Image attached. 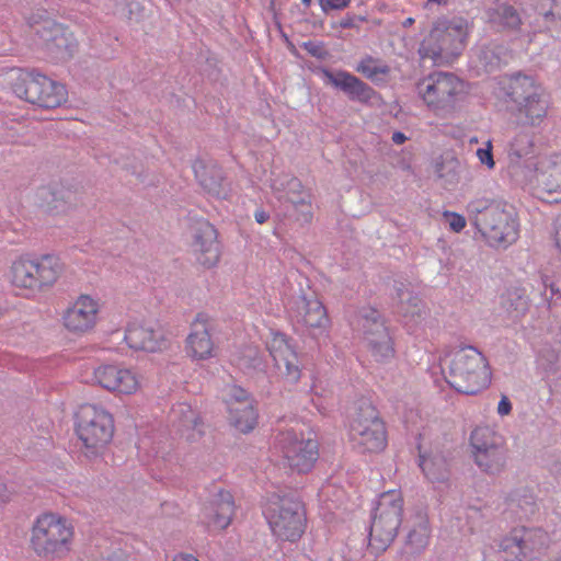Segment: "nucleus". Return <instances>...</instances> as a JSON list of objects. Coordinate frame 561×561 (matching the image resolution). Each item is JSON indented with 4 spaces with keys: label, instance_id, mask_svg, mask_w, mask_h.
Returning <instances> with one entry per match:
<instances>
[{
    "label": "nucleus",
    "instance_id": "20",
    "mask_svg": "<svg viewBox=\"0 0 561 561\" xmlns=\"http://www.w3.org/2000/svg\"><path fill=\"white\" fill-rule=\"evenodd\" d=\"M272 190L278 195L279 199H285L294 205L298 216L297 220L309 222L312 218L311 194L306 190L301 182L287 174L278 175L273 179Z\"/></svg>",
    "mask_w": 561,
    "mask_h": 561
},
{
    "label": "nucleus",
    "instance_id": "53",
    "mask_svg": "<svg viewBox=\"0 0 561 561\" xmlns=\"http://www.w3.org/2000/svg\"><path fill=\"white\" fill-rule=\"evenodd\" d=\"M428 2H434V3H437V4H445L447 3V0H427Z\"/></svg>",
    "mask_w": 561,
    "mask_h": 561
},
{
    "label": "nucleus",
    "instance_id": "17",
    "mask_svg": "<svg viewBox=\"0 0 561 561\" xmlns=\"http://www.w3.org/2000/svg\"><path fill=\"white\" fill-rule=\"evenodd\" d=\"M363 339L376 362L386 363L394 357L392 336L381 314L375 309L362 314Z\"/></svg>",
    "mask_w": 561,
    "mask_h": 561
},
{
    "label": "nucleus",
    "instance_id": "45",
    "mask_svg": "<svg viewBox=\"0 0 561 561\" xmlns=\"http://www.w3.org/2000/svg\"><path fill=\"white\" fill-rule=\"evenodd\" d=\"M16 492L13 486L0 481V503L8 504L14 500Z\"/></svg>",
    "mask_w": 561,
    "mask_h": 561
},
{
    "label": "nucleus",
    "instance_id": "9",
    "mask_svg": "<svg viewBox=\"0 0 561 561\" xmlns=\"http://www.w3.org/2000/svg\"><path fill=\"white\" fill-rule=\"evenodd\" d=\"M512 101L517 105L516 121L522 127H538L547 116L548 100L543 89L528 76L517 75L510 83Z\"/></svg>",
    "mask_w": 561,
    "mask_h": 561
},
{
    "label": "nucleus",
    "instance_id": "8",
    "mask_svg": "<svg viewBox=\"0 0 561 561\" xmlns=\"http://www.w3.org/2000/svg\"><path fill=\"white\" fill-rule=\"evenodd\" d=\"M76 433L82 443L85 457H98L103 454L113 437V417L101 407L83 405L77 412Z\"/></svg>",
    "mask_w": 561,
    "mask_h": 561
},
{
    "label": "nucleus",
    "instance_id": "3",
    "mask_svg": "<svg viewBox=\"0 0 561 561\" xmlns=\"http://www.w3.org/2000/svg\"><path fill=\"white\" fill-rule=\"evenodd\" d=\"M73 539L75 527L68 518L44 513L32 525L30 543L36 556L53 561L69 554Z\"/></svg>",
    "mask_w": 561,
    "mask_h": 561
},
{
    "label": "nucleus",
    "instance_id": "54",
    "mask_svg": "<svg viewBox=\"0 0 561 561\" xmlns=\"http://www.w3.org/2000/svg\"><path fill=\"white\" fill-rule=\"evenodd\" d=\"M412 22H413V20H412V19H408V20H407V24H411Z\"/></svg>",
    "mask_w": 561,
    "mask_h": 561
},
{
    "label": "nucleus",
    "instance_id": "52",
    "mask_svg": "<svg viewBox=\"0 0 561 561\" xmlns=\"http://www.w3.org/2000/svg\"><path fill=\"white\" fill-rule=\"evenodd\" d=\"M556 245L561 253V221L559 222L556 230Z\"/></svg>",
    "mask_w": 561,
    "mask_h": 561
},
{
    "label": "nucleus",
    "instance_id": "39",
    "mask_svg": "<svg viewBox=\"0 0 561 561\" xmlns=\"http://www.w3.org/2000/svg\"><path fill=\"white\" fill-rule=\"evenodd\" d=\"M172 421L179 426L191 430L197 425V414L186 403H179L172 409L171 412Z\"/></svg>",
    "mask_w": 561,
    "mask_h": 561
},
{
    "label": "nucleus",
    "instance_id": "14",
    "mask_svg": "<svg viewBox=\"0 0 561 561\" xmlns=\"http://www.w3.org/2000/svg\"><path fill=\"white\" fill-rule=\"evenodd\" d=\"M90 381L113 394L125 397L139 393L144 386L142 375L137 369L112 363L96 365Z\"/></svg>",
    "mask_w": 561,
    "mask_h": 561
},
{
    "label": "nucleus",
    "instance_id": "42",
    "mask_svg": "<svg viewBox=\"0 0 561 561\" xmlns=\"http://www.w3.org/2000/svg\"><path fill=\"white\" fill-rule=\"evenodd\" d=\"M443 221L453 232H460L465 229L467 221L466 218L455 211L446 210L443 213Z\"/></svg>",
    "mask_w": 561,
    "mask_h": 561
},
{
    "label": "nucleus",
    "instance_id": "40",
    "mask_svg": "<svg viewBox=\"0 0 561 561\" xmlns=\"http://www.w3.org/2000/svg\"><path fill=\"white\" fill-rule=\"evenodd\" d=\"M490 21L504 27H516L519 16L512 7L501 4L490 14Z\"/></svg>",
    "mask_w": 561,
    "mask_h": 561
},
{
    "label": "nucleus",
    "instance_id": "41",
    "mask_svg": "<svg viewBox=\"0 0 561 561\" xmlns=\"http://www.w3.org/2000/svg\"><path fill=\"white\" fill-rule=\"evenodd\" d=\"M473 62L478 69L489 71L500 66L501 60L499 56L495 54L494 49L485 48L477 51L476 59L473 60Z\"/></svg>",
    "mask_w": 561,
    "mask_h": 561
},
{
    "label": "nucleus",
    "instance_id": "15",
    "mask_svg": "<svg viewBox=\"0 0 561 561\" xmlns=\"http://www.w3.org/2000/svg\"><path fill=\"white\" fill-rule=\"evenodd\" d=\"M525 181L542 201L561 203V153L539 158Z\"/></svg>",
    "mask_w": 561,
    "mask_h": 561
},
{
    "label": "nucleus",
    "instance_id": "38",
    "mask_svg": "<svg viewBox=\"0 0 561 561\" xmlns=\"http://www.w3.org/2000/svg\"><path fill=\"white\" fill-rule=\"evenodd\" d=\"M356 71L364 75L366 78L373 81H382L389 73V68L385 64L374 60L371 58H367L362 60L357 67Z\"/></svg>",
    "mask_w": 561,
    "mask_h": 561
},
{
    "label": "nucleus",
    "instance_id": "11",
    "mask_svg": "<svg viewBox=\"0 0 561 561\" xmlns=\"http://www.w3.org/2000/svg\"><path fill=\"white\" fill-rule=\"evenodd\" d=\"M264 515L273 534L282 540L296 541L304 534L305 511L297 501L273 495L265 504Z\"/></svg>",
    "mask_w": 561,
    "mask_h": 561
},
{
    "label": "nucleus",
    "instance_id": "18",
    "mask_svg": "<svg viewBox=\"0 0 561 561\" xmlns=\"http://www.w3.org/2000/svg\"><path fill=\"white\" fill-rule=\"evenodd\" d=\"M266 348L279 375L290 383L297 382L300 378V366L291 340L278 331H271L266 339Z\"/></svg>",
    "mask_w": 561,
    "mask_h": 561
},
{
    "label": "nucleus",
    "instance_id": "36",
    "mask_svg": "<svg viewBox=\"0 0 561 561\" xmlns=\"http://www.w3.org/2000/svg\"><path fill=\"white\" fill-rule=\"evenodd\" d=\"M505 460L503 447L485 450L483 454L474 456V461L479 468L491 474L499 473L504 468Z\"/></svg>",
    "mask_w": 561,
    "mask_h": 561
},
{
    "label": "nucleus",
    "instance_id": "32",
    "mask_svg": "<svg viewBox=\"0 0 561 561\" xmlns=\"http://www.w3.org/2000/svg\"><path fill=\"white\" fill-rule=\"evenodd\" d=\"M504 439L493 427L478 426L470 435V445L473 457L483 454L485 450H493L503 447Z\"/></svg>",
    "mask_w": 561,
    "mask_h": 561
},
{
    "label": "nucleus",
    "instance_id": "13",
    "mask_svg": "<svg viewBox=\"0 0 561 561\" xmlns=\"http://www.w3.org/2000/svg\"><path fill=\"white\" fill-rule=\"evenodd\" d=\"M351 438L364 453H380L386 448V427L370 402L363 401L355 408L351 421Z\"/></svg>",
    "mask_w": 561,
    "mask_h": 561
},
{
    "label": "nucleus",
    "instance_id": "5",
    "mask_svg": "<svg viewBox=\"0 0 561 561\" xmlns=\"http://www.w3.org/2000/svg\"><path fill=\"white\" fill-rule=\"evenodd\" d=\"M468 213L491 245L506 247L517 239L516 214L511 205L477 199L468 205Z\"/></svg>",
    "mask_w": 561,
    "mask_h": 561
},
{
    "label": "nucleus",
    "instance_id": "46",
    "mask_svg": "<svg viewBox=\"0 0 561 561\" xmlns=\"http://www.w3.org/2000/svg\"><path fill=\"white\" fill-rule=\"evenodd\" d=\"M512 402L506 396H502L497 403L496 412L500 416H507L512 412Z\"/></svg>",
    "mask_w": 561,
    "mask_h": 561
},
{
    "label": "nucleus",
    "instance_id": "28",
    "mask_svg": "<svg viewBox=\"0 0 561 561\" xmlns=\"http://www.w3.org/2000/svg\"><path fill=\"white\" fill-rule=\"evenodd\" d=\"M296 316L309 328L325 329L329 324L325 308L316 297H298L294 302Z\"/></svg>",
    "mask_w": 561,
    "mask_h": 561
},
{
    "label": "nucleus",
    "instance_id": "10",
    "mask_svg": "<svg viewBox=\"0 0 561 561\" xmlns=\"http://www.w3.org/2000/svg\"><path fill=\"white\" fill-rule=\"evenodd\" d=\"M403 497L400 491L391 490L380 495L370 526L369 543L382 551L397 537L402 523Z\"/></svg>",
    "mask_w": 561,
    "mask_h": 561
},
{
    "label": "nucleus",
    "instance_id": "44",
    "mask_svg": "<svg viewBox=\"0 0 561 561\" xmlns=\"http://www.w3.org/2000/svg\"><path fill=\"white\" fill-rule=\"evenodd\" d=\"M480 163L485 165L489 170H492L495 165L492 154V144L486 141L483 147L479 148L476 152Z\"/></svg>",
    "mask_w": 561,
    "mask_h": 561
},
{
    "label": "nucleus",
    "instance_id": "23",
    "mask_svg": "<svg viewBox=\"0 0 561 561\" xmlns=\"http://www.w3.org/2000/svg\"><path fill=\"white\" fill-rule=\"evenodd\" d=\"M41 38L47 53L57 61L70 59L77 51L73 33L59 23L49 22L41 31Z\"/></svg>",
    "mask_w": 561,
    "mask_h": 561
},
{
    "label": "nucleus",
    "instance_id": "1",
    "mask_svg": "<svg viewBox=\"0 0 561 561\" xmlns=\"http://www.w3.org/2000/svg\"><path fill=\"white\" fill-rule=\"evenodd\" d=\"M64 271L62 260L55 254H21L11 261L5 278L16 295L31 299L50 290Z\"/></svg>",
    "mask_w": 561,
    "mask_h": 561
},
{
    "label": "nucleus",
    "instance_id": "37",
    "mask_svg": "<svg viewBox=\"0 0 561 561\" xmlns=\"http://www.w3.org/2000/svg\"><path fill=\"white\" fill-rule=\"evenodd\" d=\"M535 133L530 130H519L510 144V154L523 158L531 154L535 149Z\"/></svg>",
    "mask_w": 561,
    "mask_h": 561
},
{
    "label": "nucleus",
    "instance_id": "29",
    "mask_svg": "<svg viewBox=\"0 0 561 561\" xmlns=\"http://www.w3.org/2000/svg\"><path fill=\"white\" fill-rule=\"evenodd\" d=\"M37 194L41 207L49 215L65 214L72 205V192L60 185L42 188Z\"/></svg>",
    "mask_w": 561,
    "mask_h": 561
},
{
    "label": "nucleus",
    "instance_id": "27",
    "mask_svg": "<svg viewBox=\"0 0 561 561\" xmlns=\"http://www.w3.org/2000/svg\"><path fill=\"white\" fill-rule=\"evenodd\" d=\"M535 537L531 530H514L502 539L500 548L508 561H524L534 554Z\"/></svg>",
    "mask_w": 561,
    "mask_h": 561
},
{
    "label": "nucleus",
    "instance_id": "21",
    "mask_svg": "<svg viewBox=\"0 0 561 561\" xmlns=\"http://www.w3.org/2000/svg\"><path fill=\"white\" fill-rule=\"evenodd\" d=\"M226 401L230 423L242 433L252 431L257 423V413L248 392L239 386H231Z\"/></svg>",
    "mask_w": 561,
    "mask_h": 561
},
{
    "label": "nucleus",
    "instance_id": "48",
    "mask_svg": "<svg viewBox=\"0 0 561 561\" xmlns=\"http://www.w3.org/2000/svg\"><path fill=\"white\" fill-rule=\"evenodd\" d=\"M101 561H127L125 554L121 551L113 552Z\"/></svg>",
    "mask_w": 561,
    "mask_h": 561
},
{
    "label": "nucleus",
    "instance_id": "19",
    "mask_svg": "<svg viewBox=\"0 0 561 561\" xmlns=\"http://www.w3.org/2000/svg\"><path fill=\"white\" fill-rule=\"evenodd\" d=\"M190 245L197 261L204 266H214L219 260L217 232L205 219L195 220L188 230Z\"/></svg>",
    "mask_w": 561,
    "mask_h": 561
},
{
    "label": "nucleus",
    "instance_id": "50",
    "mask_svg": "<svg viewBox=\"0 0 561 561\" xmlns=\"http://www.w3.org/2000/svg\"><path fill=\"white\" fill-rule=\"evenodd\" d=\"M391 139L396 145H402L408 138L403 133L396 131L392 134Z\"/></svg>",
    "mask_w": 561,
    "mask_h": 561
},
{
    "label": "nucleus",
    "instance_id": "16",
    "mask_svg": "<svg viewBox=\"0 0 561 561\" xmlns=\"http://www.w3.org/2000/svg\"><path fill=\"white\" fill-rule=\"evenodd\" d=\"M102 311L101 300L92 295L81 294L73 299L61 314L62 327L76 335H84L94 330Z\"/></svg>",
    "mask_w": 561,
    "mask_h": 561
},
{
    "label": "nucleus",
    "instance_id": "26",
    "mask_svg": "<svg viewBox=\"0 0 561 561\" xmlns=\"http://www.w3.org/2000/svg\"><path fill=\"white\" fill-rule=\"evenodd\" d=\"M124 339L127 345L135 351L159 352L167 346L162 332L136 322L127 327Z\"/></svg>",
    "mask_w": 561,
    "mask_h": 561
},
{
    "label": "nucleus",
    "instance_id": "24",
    "mask_svg": "<svg viewBox=\"0 0 561 561\" xmlns=\"http://www.w3.org/2000/svg\"><path fill=\"white\" fill-rule=\"evenodd\" d=\"M234 515V503L229 492H220L208 502L202 512L201 524L209 534H219L227 529Z\"/></svg>",
    "mask_w": 561,
    "mask_h": 561
},
{
    "label": "nucleus",
    "instance_id": "49",
    "mask_svg": "<svg viewBox=\"0 0 561 561\" xmlns=\"http://www.w3.org/2000/svg\"><path fill=\"white\" fill-rule=\"evenodd\" d=\"M254 218L257 224H264L268 219V214L262 209L254 213Z\"/></svg>",
    "mask_w": 561,
    "mask_h": 561
},
{
    "label": "nucleus",
    "instance_id": "22",
    "mask_svg": "<svg viewBox=\"0 0 561 561\" xmlns=\"http://www.w3.org/2000/svg\"><path fill=\"white\" fill-rule=\"evenodd\" d=\"M216 351L208 319L198 314L192 322L191 331L185 340L186 356L193 362H204L215 357Z\"/></svg>",
    "mask_w": 561,
    "mask_h": 561
},
{
    "label": "nucleus",
    "instance_id": "47",
    "mask_svg": "<svg viewBox=\"0 0 561 561\" xmlns=\"http://www.w3.org/2000/svg\"><path fill=\"white\" fill-rule=\"evenodd\" d=\"M321 5L324 10L328 9H343L348 5L350 0H320Z\"/></svg>",
    "mask_w": 561,
    "mask_h": 561
},
{
    "label": "nucleus",
    "instance_id": "30",
    "mask_svg": "<svg viewBox=\"0 0 561 561\" xmlns=\"http://www.w3.org/2000/svg\"><path fill=\"white\" fill-rule=\"evenodd\" d=\"M468 175V168L455 158H446L436 165V178L447 190L456 188Z\"/></svg>",
    "mask_w": 561,
    "mask_h": 561
},
{
    "label": "nucleus",
    "instance_id": "7",
    "mask_svg": "<svg viewBox=\"0 0 561 561\" xmlns=\"http://www.w3.org/2000/svg\"><path fill=\"white\" fill-rule=\"evenodd\" d=\"M10 80L18 98L41 107L56 108L68 101L66 87L43 73L15 69L10 72Z\"/></svg>",
    "mask_w": 561,
    "mask_h": 561
},
{
    "label": "nucleus",
    "instance_id": "4",
    "mask_svg": "<svg viewBox=\"0 0 561 561\" xmlns=\"http://www.w3.org/2000/svg\"><path fill=\"white\" fill-rule=\"evenodd\" d=\"M444 366L447 369V381L459 392L476 394L490 383L488 362L476 347L465 346L450 351Z\"/></svg>",
    "mask_w": 561,
    "mask_h": 561
},
{
    "label": "nucleus",
    "instance_id": "2",
    "mask_svg": "<svg viewBox=\"0 0 561 561\" xmlns=\"http://www.w3.org/2000/svg\"><path fill=\"white\" fill-rule=\"evenodd\" d=\"M471 31V23L462 16L439 19L423 38L419 53L437 65L449 64L465 50Z\"/></svg>",
    "mask_w": 561,
    "mask_h": 561
},
{
    "label": "nucleus",
    "instance_id": "43",
    "mask_svg": "<svg viewBox=\"0 0 561 561\" xmlns=\"http://www.w3.org/2000/svg\"><path fill=\"white\" fill-rule=\"evenodd\" d=\"M240 366L249 368H259L262 365V358L257 348L250 347L240 357Z\"/></svg>",
    "mask_w": 561,
    "mask_h": 561
},
{
    "label": "nucleus",
    "instance_id": "6",
    "mask_svg": "<svg viewBox=\"0 0 561 561\" xmlns=\"http://www.w3.org/2000/svg\"><path fill=\"white\" fill-rule=\"evenodd\" d=\"M417 96L435 115L454 114L469 93L468 84L448 72H434L416 84Z\"/></svg>",
    "mask_w": 561,
    "mask_h": 561
},
{
    "label": "nucleus",
    "instance_id": "31",
    "mask_svg": "<svg viewBox=\"0 0 561 561\" xmlns=\"http://www.w3.org/2000/svg\"><path fill=\"white\" fill-rule=\"evenodd\" d=\"M193 171L205 190L216 196L221 195L222 173L215 163L196 160L193 164Z\"/></svg>",
    "mask_w": 561,
    "mask_h": 561
},
{
    "label": "nucleus",
    "instance_id": "12",
    "mask_svg": "<svg viewBox=\"0 0 561 561\" xmlns=\"http://www.w3.org/2000/svg\"><path fill=\"white\" fill-rule=\"evenodd\" d=\"M276 448L284 465L298 473L309 472L319 457V444L314 436L294 428L277 436Z\"/></svg>",
    "mask_w": 561,
    "mask_h": 561
},
{
    "label": "nucleus",
    "instance_id": "33",
    "mask_svg": "<svg viewBox=\"0 0 561 561\" xmlns=\"http://www.w3.org/2000/svg\"><path fill=\"white\" fill-rule=\"evenodd\" d=\"M398 312L402 318L403 324L411 331L422 323L426 313L420 299L410 293L404 294L401 298Z\"/></svg>",
    "mask_w": 561,
    "mask_h": 561
},
{
    "label": "nucleus",
    "instance_id": "55",
    "mask_svg": "<svg viewBox=\"0 0 561 561\" xmlns=\"http://www.w3.org/2000/svg\"><path fill=\"white\" fill-rule=\"evenodd\" d=\"M554 561H561V558H559V559H557V560H554Z\"/></svg>",
    "mask_w": 561,
    "mask_h": 561
},
{
    "label": "nucleus",
    "instance_id": "34",
    "mask_svg": "<svg viewBox=\"0 0 561 561\" xmlns=\"http://www.w3.org/2000/svg\"><path fill=\"white\" fill-rule=\"evenodd\" d=\"M420 467L426 478L433 483L445 482L449 477L446 459L438 455H421Z\"/></svg>",
    "mask_w": 561,
    "mask_h": 561
},
{
    "label": "nucleus",
    "instance_id": "25",
    "mask_svg": "<svg viewBox=\"0 0 561 561\" xmlns=\"http://www.w3.org/2000/svg\"><path fill=\"white\" fill-rule=\"evenodd\" d=\"M318 73L327 84L343 91L351 100L371 102L375 98V92L371 88L346 71L320 69Z\"/></svg>",
    "mask_w": 561,
    "mask_h": 561
},
{
    "label": "nucleus",
    "instance_id": "51",
    "mask_svg": "<svg viewBox=\"0 0 561 561\" xmlns=\"http://www.w3.org/2000/svg\"><path fill=\"white\" fill-rule=\"evenodd\" d=\"M172 561H198L194 556L181 553L174 557Z\"/></svg>",
    "mask_w": 561,
    "mask_h": 561
},
{
    "label": "nucleus",
    "instance_id": "35",
    "mask_svg": "<svg viewBox=\"0 0 561 561\" xmlns=\"http://www.w3.org/2000/svg\"><path fill=\"white\" fill-rule=\"evenodd\" d=\"M430 541L428 519L424 514H417L411 525L407 543L415 552L423 550Z\"/></svg>",
    "mask_w": 561,
    "mask_h": 561
}]
</instances>
